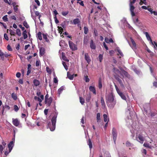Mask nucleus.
<instances>
[{
  "mask_svg": "<svg viewBox=\"0 0 157 157\" xmlns=\"http://www.w3.org/2000/svg\"><path fill=\"white\" fill-rule=\"evenodd\" d=\"M103 117L104 121L106 122L108 119V116L106 114H104L103 115Z\"/></svg>",
  "mask_w": 157,
  "mask_h": 157,
  "instance_id": "44",
  "label": "nucleus"
},
{
  "mask_svg": "<svg viewBox=\"0 0 157 157\" xmlns=\"http://www.w3.org/2000/svg\"><path fill=\"white\" fill-rule=\"evenodd\" d=\"M136 137V140L137 141L142 144L143 143L144 140V138L142 136V134H140L138 136L137 135Z\"/></svg>",
  "mask_w": 157,
  "mask_h": 157,
  "instance_id": "2",
  "label": "nucleus"
},
{
  "mask_svg": "<svg viewBox=\"0 0 157 157\" xmlns=\"http://www.w3.org/2000/svg\"><path fill=\"white\" fill-rule=\"evenodd\" d=\"M83 30L84 31V33L85 34H86L88 32V27L85 26L83 28Z\"/></svg>",
  "mask_w": 157,
  "mask_h": 157,
  "instance_id": "37",
  "label": "nucleus"
},
{
  "mask_svg": "<svg viewBox=\"0 0 157 157\" xmlns=\"http://www.w3.org/2000/svg\"><path fill=\"white\" fill-rule=\"evenodd\" d=\"M143 4H144L145 5L147 4V2H144L142 0H140V2L139 3V4L140 5H142Z\"/></svg>",
  "mask_w": 157,
  "mask_h": 157,
  "instance_id": "55",
  "label": "nucleus"
},
{
  "mask_svg": "<svg viewBox=\"0 0 157 157\" xmlns=\"http://www.w3.org/2000/svg\"><path fill=\"white\" fill-rule=\"evenodd\" d=\"M129 6H130V11H134V10L135 9V7L133 5V4H129Z\"/></svg>",
  "mask_w": 157,
  "mask_h": 157,
  "instance_id": "43",
  "label": "nucleus"
},
{
  "mask_svg": "<svg viewBox=\"0 0 157 157\" xmlns=\"http://www.w3.org/2000/svg\"><path fill=\"white\" fill-rule=\"evenodd\" d=\"M102 153L104 154V157H111L108 151H104L102 150L101 152V155H100L99 157H103Z\"/></svg>",
  "mask_w": 157,
  "mask_h": 157,
  "instance_id": "5",
  "label": "nucleus"
},
{
  "mask_svg": "<svg viewBox=\"0 0 157 157\" xmlns=\"http://www.w3.org/2000/svg\"><path fill=\"white\" fill-rule=\"evenodd\" d=\"M91 96L90 94L87 95L86 98V101L87 102H89L91 99Z\"/></svg>",
  "mask_w": 157,
  "mask_h": 157,
  "instance_id": "34",
  "label": "nucleus"
},
{
  "mask_svg": "<svg viewBox=\"0 0 157 157\" xmlns=\"http://www.w3.org/2000/svg\"><path fill=\"white\" fill-rule=\"evenodd\" d=\"M34 99L35 100L37 101L40 102H42V100L39 97H38L37 96H35L34 97Z\"/></svg>",
  "mask_w": 157,
  "mask_h": 157,
  "instance_id": "45",
  "label": "nucleus"
},
{
  "mask_svg": "<svg viewBox=\"0 0 157 157\" xmlns=\"http://www.w3.org/2000/svg\"><path fill=\"white\" fill-rule=\"evenodd\" d=\"M143 145L145 147H148V148H151V146H149L148 144L144 143Z\"/></svg>",
  "mask_w": 157,
  "mask_h": 157,
  "instance_id": "48",
  "label": "nucleus"
},
{
  "mask_svg": "<svg viewBox=\"0 0 157 157\" xmlns=\"http://www.w3.org/2000/svg\"><path fill=\"white\" fill-rule=\"evenodd\" d=\"M84 56L85 59L86 61L87 62L89 63L91 61V59L88 53H85L84 54Z\"/></svg>",
  "mask_w": 157,
  "mask_h": 157,
  "instance_id": "11",
  "label": "nucleus"
},
{
  "mask_svg": "<svg viewBox=\"0 0 157 157\" xmlns=\"http://www.w3.org/2000/svg\"><path fill=\"white\" fill-rule=\"evenodd\" d=\"M115 101L114 100V96L113 94H109L107 98L106 101Z\"/></svg>",
  "mask_w": 157,
  "mask_h": 157,
  "instance_id": "9",
  "label": "nucleus"
},
{
  "mask_svg": "<svg viewBox=\"0 0 157 157\" xmlns=\"http://www.w3.org/2000/svg\"><path fill=\"white\" fill-rule=\"evenodd\" d=\"M101 104L103 107L105 108V101L103 97H101Z\"/></svg>",
  "mask_w": 157,
  "mask_h": 157,
  "instance_id": "33",
  "label": "nucleus"
},
{
  "mask_svg": "<svg viewBox=\"0 0 157 157\" xmlns=\"http://www.w3.org/2000/svg\"><path fill=\"white\" fill-rule=\"evenodd\" d=\"M52 101V98H49L48 99L45 100V103L47 104L48 106H50Z\"/></svg>",
  "mask_w": 157,
  "mask_h": 157,
  "instance_id": "12",
  "label": "nucleus"
},
{
  "mask_svg": "<svg viewBox=\"0 0 157 157\" xmlns=\"http://www.w3.org/2000/svg\"><path fill=\"white\" fill-rule=\"evenodd\" d=\"M63 66L65 68V69L66 70H67L68 69L67 66V65L66 63L65 62H63Z\"/></svg>",
  "mask_w": 157,
  "mask_h": 157,
  "instance_id": "51",
  "label": "nucleus"
},
{
  "mask_svg": "<svg viewBox=\"0 0 157 157\" xmlns=\"http://www.w3.org/2000/svg\"><path fill=\"white\" fill-rule=\"evenodd\" d=\"M89 89L90 91L92 92L94 94H96V90L94 86H90L89 87Z\"/></svg>",
  "mask_w": 157,
  "mask_h": 157,
  "instance_id": "14",
  "label": "nucleus"
},
{
  "mask_svg": "<svg viewBox=\"0 0 157 157\" xmlns=\"http://www.w3.org/2000/svg\"><path fill=\"white\" fill-rule=\"evenodd\" d=\"M37 38L40 40H42V33L41 32H39L37 34Z\"/></svg>",
  "mask_w": 157,
  "mask_h": 157,
  "instance_id": "23",
  "label": "nucleus"
},
{
  "mask_svg": "<svg viewBox=\"0 0 157 157\" xmlns=\"http://www.w3.org/2000/svg\"><path fill=\"white\" fill-rule=\"evenodd\" d=\"M33 82L34 86H38L40 84L39 81L36 79H34L33 81Z\"/></svg>",
  "mask_w": 157,
  "mask_h": 157,
  "instance_id": "20",
  "label": "nucleus"
},
{
  "mask_svg": "<svg viewBox=\"0 0 157 157\" xmlns=\"http://www.w3.org/2000/svg\"><path fill=\"white\" fill-rule=\"evenodd\" d=\"M7 50L10 51H12V49L10 45H8L7 46Z\"/></svg>",
  "mask_w": 157,
  "mask_h": 157,
  "instance_id": "56",
  "label": "nucleus"
},
{
  "mask_svg": "<svg viewBox=\"0 0 157 157\" xmlns=\"http://www.w3.org/2000/svg\"><path fill=\"white\" fill-rule=\"evenodd\" d=\"M113 72L115 73V75H118L117 74H120L122 75L121 72L117 68L114 67L113 68Z\"/></svg>",
  "mask_w": 157,
  "mask_h": 157,
  "instance_id": "18",
  "label": "nucleus"
},
{
  "mask_svg": "<svg viewBox=\"0 0 157 157\" xmlns=\"http://www.w3.org/2000/svg\"><path fill=\"white\" fill-rule=\"evenodd\" d=\"M126 144L127 147H129L131 144L128 141L126 142Z\"/></svg>",
  "mask_w": 157,
  "mask_h": 157,
  "instance_id": "63",
  "label": "nucleus"
},
{
  "mask_svg": "<svg viewBox=\"0 0 157 157\" xmlns=\"http://www.w3.org/2000/svg\"><path fill=\"white\" fill-rule=\"evenodd\" d=\"M98 87L99 89H101L102 87V85L101 82V78H99Z\"/></svg>",
  "mask_w": 157,
  "mask_h": 157,
  "instance_id": "22",
  "label": "nucleus"
},
{
  "mask_svg": "<svg viewBox=\"0 0 157 157\" xmlns=\"http://www.w3.org/2000/svg\"><path fill=\"white\" fill-rule=\"evenodd\" d=\"M117 93L123 99L125 100H126V96L121 92L120 91Z\"/></svg>",
  "mask_w": 157,
  "mask_h": 157,
  "instance_id": "15",
  "label": "nucleus"
},
{
  "mask_svg": "<svg viewBox=\"0 0 157 157\" xmlns=\"http://www.w3.org/2000/svg\"><path fill=\"white\" fill-rule=\"evenodd\" d=\"M88 145L89 146V148L90 150L91 149L92 147V145L91 140L90 139H89L88 140Z\"/></svg>",
  "mask_w": 157,
  "mask_h": 157,
  "instance_id": "36",
  "label": "nucleus"
},
{
  "mask_svg": "<svg viewBox=\"0 0 157 157\" xmlns=\"http://www.w3.org/2000/svg\"><path fill=\"white\" fill-rule=\"evenodd\" d=\"M84 79L86 82H88L90 81V79L87 75H85L84 76Z\"/></svg>",
  "mask_w": 157,
  "mask_h": 157,
  "instance_id": "29",
  "label": "nucleus"
},
{
  "mask_svg": "<svg viewBox=\"0 0 157 157\" xmlns=\"http://www.w3.org/2000/svg\"><path fill=\"white\" fill-rule=\"evenodd\" d=\"M6 147L5 146H3L2 144L0 145V152L1 154L2 153L3 150Z\"/></svg>",
  "mask_w": 157,
  "mask_h": 157,
  "instance_id": "41",
  "label": "nucleus"
},
{
  "mask_svg": "<svg viewBox=\"0 0 157 157\" xmlns=\"http://www.w3.org/2000/svg\"><path fill=\"white\" fill-rule=\"evenodd\" d=\"M23 24L24 26L26 28H28L29 27V25L26 21H24Z\"/></svg>",
  "mask_w": 157,
  "mask_h": 157,
  "instance_id": "40",
  "label": "nucleus"
},
{
  "mask_svg": "<svg viewBox=\"0 0 157 157\" xmlns=\"http://www.w3.org/2000/svg\"><path fill=\"white\" fill-rule=\"evenodd\" d=\"M14 110L17 112L19 109V108L16 105H15L14 106Z\"/></svg>",
  "mask_w": 157,
  "mask_h": 157,
  "instance_id": "53",
  "label": "nucleus"
},
{
  "mask_svg": "<svg viewBox=\"0 0 157 157\" xmlns=\"http://www.w3.org/2000/svg\"><path fill=\"white\" fill-rule=\"evenodd\" d=\"M68 11H63L62 13V14L63 16H66L68 13Z\"/></svg>",
  "mask_w": 157,
  "mask_h": 157,
  "instance_id": "49",
  "label": "nucleus"
},
{
  "mask_svg": "<svg viewBox=\"0 0 157 157\" xmlns=\"http://www.w3.org/2000/svg\"><path fill=\"white\" fill-rule=\"evenodd\" d=\"M149 11L151 14H152L153 10L152 8L150 7V6H148V9L147 10Z\"/></svg>",
  "mask_w": 157,
  "mask_h": 157,
  "instance_id": "52",
  "label": "nucleus"
},
{
  "mask_svg": "<svg viewBox=\"0 0 157 157\" xmlns=\"http://www.w3.org/2000/svg\"><path fill=\"white\" fill-rule=\"evenodd\" d=\"M105 41L107 43H113L114 42L112 38H111L109 39L107 37L105 38Z\"/></svg>",
  "mask_w": 157,
  "mask_h": 157,
  "instance_id": "19",
  "label": "nucleus"
},
{
  "mask_svg": "<svg viewBox=\"0 0 157 157\" xmlns=\"http://www.w3.org/2000/svg\"><path fill=\"white\" fill-rule=\"evenodd\" d=\"M40 64V62L39 61L37 60L36 62V66L37 67L39 66Z\"/></svg>",
  "mask_w": 157,
  "mask_h": 157,
  "instance_id": "62",
  "label": "nucleus"
},
{
  "mask_svg": "<svg viewBox=\"0 0 157 157\" xmlns=\"http://www.w3.org/2000/svg\"><path fill=\"white\" fill-rule=\"evenodd\" d=\"M11 96L12 98L14 100H16L17 99V95L14 93H13L12 94Z\"/></svg>",
  "mask_w": 157,
  "mask_h": 157,
  "instance_id": "31",
  "label": "nucleus"
},
{
  "mask_svg": "<svg viewBox=\"0 0 157 157\" xmlns=\"http://www.w3.org/2000/svg\"><path fill=\"white\" fill-rule=\"evenodd\" d=\"M14 145V142L13 141H10L8 144V147L9 149H10V151H11Z\"/></svg>",
  "mask_w": 157,
  "mask_h": 157,
  "instance_id": "10",
  "label": "nucleus"
},
{
  "mask_svg": "<svg viewBox=\"0 0 157 157\" xmlns=\"http://www.w3.org/2000/svg\"><path fill=\"white\" fill-rule=\"evenodd\" d=\"M145 34L146 36L147 37V40L149 41L150 40L151 42V44L153 45V43L152 41L151 38V36L149 35L148 33L147 32H145Z\"/></svg>",
  "mask_w": 157,
  "mask_h": 157,
  "instance_id": "17",
  "label": "nucleus"
},
{
  "mask_svg": "<svg viewBox=\"0 0 157 157\" xmlns=\"http://www.w3.org/2000/svg\"><path fill=\"white\" fill-rule=\"evenodd\" d=\"M130 39L131 40V42L132 44L133 47L134 48H136V43L135 42L134 40L132 37H131Z\"/></svg>",
  "mask_w": 157,
  "mask_h": 157,
  "instance_id": "30",
  "label": "nucleus"
},
{
  "mask_svg": "<svg viewBox=\"0 0 157 157\" xmlns=\"http://www.w3.org/2000/svg\"><path fill=\"white\" fill-rule=\"evenodd\" d=\"M108 107L110 109H113L116 103V101H106Z\"/></svg>",
  "mask_w": 157,
  "mask_h": 157,
  "instance_id": "3",
  "label": "nucleus"
},
{
  "mask_svg": "<svg viewBox=\"0 0 157 157\" xmlns=\"http://www.w3.org/2000/svg\"><path fill=\"white\" fill-rule=\"evenodd\" d=\"M27 32L26 30L23 31V32L22 35L23 36V37L24 39H25L27 38L28 36L27 34Z\"/></svg>",
  "mask_w": 157,
  "mask_h": 157,
  "instance_id": "27",
  "label": "nucleus"
},
{
  "mask_svg": "<svg viewBox=\"0 0 157 157\" xmlns=\"http://www.w3.org/2000/svg\"><path fill=\"white\" fill-rule=\"evenodd\" d=\"M79 98L80 103L82 105H83L85 102V100L84 99L81 97H79Z\"/></svg>",
  "mask_w": 157,
  "mask_h": 157,
  "instance_id": "38",
  "label": "nucleus"
},
{
  "mask_svg": "<svg viewBox=\"0 0 157 157\" xmlns=\"http://www.w3.org/2000/svg\"><path fill=\"white\" fill-rule=\"evenodd\" d=\"M4 38L7 40H9V38L8 36L7 35L6 33H5L4 36Z\"/></svg>",
  "mask_w": 157,
  "mask_h": 157,
  "instance_id": "58",
  "label": "nucleus"
},
{
  "mask_svg": "<svg viewBox=\"0 0 157 157\" xmlns=\"http://www.w3.org/2000/svg\"><path fill=\"white\" fill-rule=\"evenodd\" d=\"M62 58L63 60L67 62L69 61V60L67 59L66 57L63 55V53L62 54Z\"/></svg>",
  "mask_w": 157,
  "mask_h": 157,
  "instance_id": "47",
  "label": "nucleus"
},
{
  "mask_svg": "<svg viewBox=\"0 0 157 157\" xmlns=\"http://www.w3.org/2000/svg\"><path fill=\"white\" fill-rule=\"evenodd\" d=\"M13 124L16 127H18L20 124V121L17 118L12 119Z\"/></svg>",
  "mask_w": 157,
  "mask_h": 157,
  "instance_id": "7",
  "label": "nucleus"
},
{
  "mask_svg": "<svg viewBox=\"0 0 157 157\" xmlns=\"http://www.w3.org/2000/svg\"><path fill=\"white\" fill-rule=\"evenodd\" d=\"M57 114H56V115L54 116L51 119L52 125L53 128H55Z\"/></svg>",
  "mask_w": 157,
  "mask_h": 157,
  "instance_id": "6",
  "label": "nucleus"
},
{
  "mask_svg": "<svg viewBox=\"0 0 157 157\" xmlns=\"http://www.w3.org/2000/svg\"><path fill=\"white\" fill-rule=\"evenodd\" d=\"M10 31L11 35H15V33L12 30H10Z\"/></svg>",
  "mask_w": 157,
  "mask_h": 157,
  "instance_id": "59",
  "label": "nucleus"
},
{
  "mask_svg": "<svg viewBox=\"0 0 157 157\" xmlns=\"http://www.w3.org/2000/svg\"><path fill=\"white\" fill-rule=\"evenodd\" d=\"M115 78L118 81L120 85L122 87H124V84L121 80L120 78V77L118 75H114Z\"/></svg>",
  "mask_w": 157,
  "mask_h": 157,
  "instance_id": "8",
  "label": "nucleus"
},
{
  "mask_svg": "<svg viewBox=\"0 0 157 157\" xmlns=\"http://www.w3.org/2000/svg\"><path fill=\"white\" fill-rule=\"evenodd\" d=\"M69 45L70 49L72 50L75 51L77 49L76 45L73 43L72 41H69Z\"/></svg>",
  "mask_w": 157,
  "mask_h": 157,
  "instance_id": "1",
  "label": "nucleus"
},
{
  "mask_svg": "<svg viewBox=\"0 0 157 157\" xmlns=\"http://www.w3.org/2000/svg\"><path fill=\"white\" fill-rule=\"evenodd\" d=\"M153 86L155 87H157V82H153Z\"/></svg>",
  "mask_w": 157,
  "mask_h": 157,
  "instance_id": "64",
  "label": "nucleus"
},
{
  "mask_svg": "<svg viewBox=\"0 0 157 157\" xmlns=\"http://www.w3.org/2000/svg\"><path fill=\"white\" fill-rule=\"evenodd\" d=\"M7 16L6 15L4 16L2 18L3 21H8V19L7 17Z\"/></svg>",
  "mask_w": 157,
  "mask_h": 157,
  "instance_id": "50",
  "label": "nucleus"
},
{
  "mask_svg": "<svg viewBox=\"0 0 157 157\" xmlns=\"http://www.w3.org/2000/svg\"><path fill=\"white\" fill-rule=\"evenodd\" d=\"M46 71L47 72L50 74L51 73V70L48 67H46Z\"/></svg>",
  "mask_w": 157,
  "mask_h": 157,
  "instance_id": "60",
  "label": "nucleus"
},
{
  "mask_svg": "<svg viewBox=\"0 0 157 157\" xmlns=\"http://www.w3.org/2000/svg\"><path fill=\"white\" fill-rule=\"evenodd\" d=\"M74 75H71L69 74V72L67 73V76L68 78L70 80H72L74 78Z\"/></svg>",
  "mask_w": 157,
  "mask_h": 157,
  "instance_id": "32",
  "label": "nucleus"
},
{
  "mask_svg": "<svg viewBox=\"0 0 157 157\" xmlns=\"http://www.w3.org/2000/svg\"><path fill=\"white\" fill-rule=\"evenodd\" d=\"M90 48L94 50L96 49V45L94 43L93 40H91L90 43Z\"/></svg>",
  "mask_w": 157,
  "mask_h": 157,
  "instance_id": "13",
  "label": "nucleus"
},
{
  "mask_svg": "<svg viewBox=\"0 0 157 157\" xmlns=\"http://www.w3.org/2000/svg\"><path fill=\"white\" fill-rule=\"evenodd\" d=\"M96 118L97 122H100L101 121V118L100 113H97Z\"/></svg>",
  "mask_w": 157,
  "mask_h": 157,
  "instance_id": "35",
  "label": "nucleus"
},
{
  "mask_svg": "<svg viewBox=\"0 0 157 157\" xmlns=\"http://www.w3.org/2000/svg\"><path fill=\"white\" fill-rule=\"evenodd\" d=\"M58 31L59 33H60L61 34L63 32V29L61 27L58 26Z\"/></svg>",
  "mask_w": 157,
  "mask_h": 157,
  "instance_id": "39",
  "label": "nucleus"
},
{
  "mask_svg": "<svg viewBox=\"0 0 157 157\" xmlns=\"http://www.w3.org/2000/svg\"><path fill=\"white\" fill-rule=\"evenodd\" d=\"M54 18L55 19V22L56 24H57L59 23V21L57 19L56 16H55V17H54Z\"/></svg>",
  "mask_w": 157,
  "mask_h": 157,
  "instance_id": "57",
  "label": "nucleus"
},
{
  "mask_svg": "<svg viewBox=\"0 0 157 157\" xmlns=\"http://www.w3.org/2000/svg\"><path fill=\"white\" fill-rule=\"evenodd\" d=\"M42 35H43V38L45 40V41L46 42H49V40L48 39L47 37V34H44V33H43L42 34Z\"/></svg>",
  "mask_w": 157,
  "mask_h": 157,
  "instance_id": "28",
  "label": "nucleus"
},
{
  "mask_svg": "<svg viewBox=\"0 0 157 157\" xmlns=\"http://www.w3.org/2000/svg\"><path fill=\"white\" fill-rule=\"evenodd\" d=\"M73 23L75 25L78 24L80 22V21L78 18H75L73 21Z\"/></svg>",
  "mask_w": 157,
  "mask_h": 157,
  "instance_id": "26",
  "label": "nucleus"
},
{
  "mask_svg": "<svg viewBox=\"0 0 157 157\" xmlns=\"http://www.w3.org/2000/svg\"><path fill=\"white\" fill-rule=\"evenodd\" d=\"M64 87L63 86L61 87L58 90V93L59 95H60L61 93L64 90Z\"/></svg>",
  "mask_w": 157,
  "mask_h": 157,
  "instance_id": "25",
  "label": "nucleus"
},
{
  "mask_svg": "<svg viewBox=\"0 0 157 157\" xmlns=\"http://www.w3.org/2000/svg\"><path fill=\"white\" fill-rule=\"evenodd\" d=\"M121 71L122 73L126 77H129V75L127 71L124 70H121Z\"/></svg>",
  "mask_w": 157,
  "mask_h": 157,
  "instance_id": "21",
  "label": "nucleus"
},
{
  "mask_svg": "<svg viewBox=\"0 0 157 157\" xmlns=\"http://www.w3.org/2000/svg\"><path fill=\"white\" fill-rule=\"evenodd\" d=\"M112 135L114 142V144H115L116 141L117 140V133L116 129L115 128H113V129Z\"/></svg>",
  "mask_w": 157,
  "mask_h": 157,
  "instance_id": "4",
  "label": "nucleus"
},
{
  "mask_svg": "<svg viewBox=\"0 0 157 157\" xmlns=\"http://www.w3.org/2000/svg\"><path fill=\"white\" fill-rule=\"evenodd\" d=\"M4 55L5 56V57L6 58H7L9 56H11V54H8L7 52H5Z\"/></svg>",
  "mask_w": 157,
  "mask_h": 157,
  "instance_id": "54",
  "label": "nucleus"
},
{
  "mask_svg": "<svg viewBox=\"0 0 157 157\" xmlns=\"http://www.w3.org/2000/svg\"><path fill=\"white\" fill-rule=\"evenodd\" d=\"M88 37L87 36H85L84 37L83 39V44H86L88 43Z\"/></svg>",
  "mask_w": 157,
  "mask_h": 157,
  "instance_id": "24",
  "label": "nucleus"
},
{
  "mask_svg": "<svg viewBox=\"0 0 157 157\" xmlns=\"http://www.w3.org/2000/svg\"><path fill=\"white\" fill-rule=\"evenodd\" d=\"M45 53V49L43 47H41L40 49V56H43Z\"/></svg>",
  "mask_w": 157,
  "mask_h": 157,
  "instance_id": "16",
  "label": "nucleus"
},
{
  "mask_svg": "<svg viewBox=\"0 0 157 157\" xmlns=\"http://www.w3.org/2000/svg\"><path fill=\"white\" fill-rule=\"evenodd\" d=\"M16 34L19 36H20L21 35V32L20 30L19 29H16Z\"/></svg>",
  "mask_w": 157,
  "mask_h": 157,
  "instance_id": "42",
  "label": "nucleus"
},
{
  "mask_svg": "<svg viewBox=\"0 0 157 157\" xmlns=\"http://www.w3.org/2000/svg\"><path fill=\"white\" fill-rule=\"evenodd\" d=\"M53 82L55 83H58V80L57 78L56 77H55L54 78Z\"/></svg>",
  "mask_w": 157,
  "mask_h": 157,
  "instance_id": "61",
  "label": "nucleus"
},
{
  "mask_svg": "<svg viewBox=\"0 0 157 157\" xmlns=\"http://www.w3.org/2000/svg\"><path fill=\"white\" fill-rule=\"evenodd\" d=\"M103 56L101 54H99L98 56V58L99 59V61L100 62H101L103 59Z\"/></svg>",
  "mask_w": 157,
  "mask_h": 157,
  "instance_id": "46",
  "label": "nucleus"
}]
</instances>
